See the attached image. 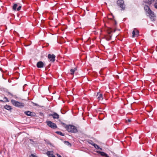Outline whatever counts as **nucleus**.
<instances>
[{"mask_svg": "<svg viewBox=\"0 0 157 157\" xmlns=\"http://www.w3.org/2000/svg\"><path fill=\"white\" fill-rule=\"evenodd\" d=\"M47 68H49V66H48V67H46V68H45L46 69H47Z\"/></svg>", "mask_w": 157, "mask_h": 157, "instance_id": "obj_41", "label": "nucleus"}, {"mask_svg": "<svg viewBox=\"0 0 157 157\" xmlns=\"http://www.w3.org/2000/svg\"><path fill=\"white\" fill-rule=\"evenodd\" d=\"M74 70H75V71H76L77 70V68L76 67H75L74 68Z\"/></svg>", "mask_w": 157, "mask_h": 157, "instance_id": "obj_37", "label": "nucleus"}, {"mask_svg": "<svg viewBox=\"0 0 157 157\" xmlns=\"http://www.w3.org/2000/svg\"><path fill=\"white\" fill-rule=\"evenodd\" d=\"M128 121L129 122H130L131 121V119H128Z\"/></svg>", "mask_w": 157, "mask_h": 157, "instance_id": "obj_35", "label": "nucleus"}, {"mask_svg": "<svg viewBox=\"0 0 157 157\" xmlns=\"http://www.w3.org/2000/svg\"><path fill=\"white\" fill-rule=\"evenodd\" d=\"M64 143L66 144L69 147L71 146V144L69 142L67 141H64Z\"/></svg>", "mask_w": 157, "mask_h": 157, "instance_id": "obj_19", "label": "nucleus"}, {"mask_svg": "<svg viewBox=\"0 0 157 157\" xmlns=\"http://www.w3.org/2000/svg\"><path fill=\"white\" fill-rule=\"evenodd\" d=\"M57 155L58 157H62L60 155H59V154L57 153L56 154Z\"/></svg>", "mask_w": 157, "mask_h": 157, "instance_id": "obj_33", "label": "nucleus"}, {"mask_svg": "<svg viewBox=\"0 0 157 157\" xmlns=\"http://www.w3.org/2000/svg\"><path fill=\"white\" fill-rule=\"evenodd\" d=\"M29 140L31 142L34 143V142L32 139H30Z\"/></svg>", "mask_w": 157, "mask_h": 157, "instance_id": "obj_34", "label": "nucleus"}, {"mask_svg": "<svg viewBox=\"0 0 157 157\" xmlns=\"http://www.w3.org/2000/svg\"><path fill=\"white\" fill-rule=\"evenodd\" d=\"M112 36V35H108L107 36H105V38L107 40L109 41L111 40Z\"/></svg>", "mask_w": 157, "mask_h": 157, "instance_id": "obj_15", "label": "nucleus"}, {"mask_svg": "<svg viewBox=\"0 0 157 157\" xmlns=\"http://www.w3.org/2000/svg\"><path fill=\"white\" fill-rule=\"evenodd\" d=\"M154 6L156 9H157V3L154 4Z\"/></svg>", "mask_w": 157, "mask_h": 157, "instance_id": "obj_30", "label": "nucleus"}, {"mask_svg": "<svg viewBox=\"0 0 157 157\" xmlns=\"http://www.w3.org/2000/svg\"><path fill=\"white\" fill-rule=\"evenodd\" d=\"M50 145H51V143H50Z\"/></svg>", "mask_w": 157, "mask_h": 157, "instance_id": "obj_44", "label": "nucleus"}, {"mask_svg": "<svg viewBox=\"0 0 157 157\" xmlns=\"http://www.w3.org/2000/svg\"><path fill=\"white\" fill-rule=\"evenodd\" d=\"M65 128L68 132H70L75 133L78 132L76 127L73 125H67L65 126Z\"/></svg>", "mask_w": 157, "mask_h": 157, "instance_id": "obj_2", "label": "nucleus"}, {"mask_svg": "<svg viewBox=\"0 0 157 157\" xmlns=\"http://www.w3.org/2000/svg\"><path fill=\"white\" fill-rule=\"evenodd\" d=\"M7 93L9 95H10L12 97H13L16 98H17L16 96V95H13L12 93H10L9 92H8Z\"/></svg>", "mask_w": 157, "mask_h": 157, "instance_id": "obj_21", "label": "nucleus"}, {"mask_svg": "<svg viewBox=\"0 0 157 157\" xmlns=\"http://www.w3.org/2000/svg\"><path fill=\"white\" fill-rule=\"evenodd\" d=\"M45 64L43 62L40 61L36 63V67L39 68H42L45 67Z\"/></svg>", "mask_w": 157, "mask_h": 157, "instance_id": "obj_7", "label": "nucleus"}, {"mask_svg": "<svg viewBox=\"0 0 157 157\" xmlns=\"http://www.w3.org/2000/svg\"><path fill=\"white\" fill-rule=\"evenodd\" d=\"M48 117L52 116L54 119H58L59 118V115L56 113H54L52 114H49Z\"/></svg>", "mask_w": 157, "mask_h": 157, "instance_id": "obj_9", "label": "nucleus"}, {"mask_svg": "<svg viewBox=\"0 0 157 157\" xmlns=\"http://www.w3.org/2000/svg\"><path fill=\"white\" fill-rule=\"evenodd\" d=\"M46 123L51 128L54 129L57 128V126L56 124L53 123L51 121H46Z\"/></svg>", "mask_w": 157, "mask_h": 157, "instance_id": "obj_5", "label": "nucleus"}, {"mask_svg": "<svg viewBox=\"0 0 157 157\" xmlns=\"http://www.w3.org/2000/svg\"><path fill=\"white\" fill-rule=\"evenodd\" d=\"M96 152L100 154V155H101L102 156H105V157L106 155H107V154L105 153L103 151H97Z\"/></svg>", "mask_w": 157, "mask_h": 157, "instance_id": "obj_12", "label": "nucleus"}, {"mask_svg": "<svg viewBox=\"0 0 157 157\" xmlns=\"http://www.w3.org/2000/svg\"><path fill=\"white\" fill-rule=\"evenodd\" d=\"M113 32V31L112 30V29L109 28V29H108L107 31V33L109 35H110V34Z\"/></svg>", "mask_w": 157, "mask_h": 157, "instance_id": "obj_18", "label": "nucleus"}, {"mask_svg": "<svg viewBox=\"0 0 157 157\" xmlns=\"http://www.w3.org/2000/svg\"><path fill=\"white\" fill-rule=\"evenodd\" d=\"M136 36H137L139 35V31L137 30H136Z\"/></svg>", "mask_w": 157, "mask_h": 157, "instance_id": "obj_28", "label": "nucleus"}, {"mask_svg": "<svg viewBox=\"0 0 157 157\" xmlns=\"http://www.w3.org/2000/svg\"><path fill=\"white\" fill-rule=\"evenodd\" d=\"M94 145V146L96 149H99V146L98 145H97L96 144H95Z\"/></svg>", "mask_w": 157, "mask_h": 157, "instance_id": "obj_24", "label": "nucleus"}, {"mask_svg": "<svg viewBox=\"0 0 157 157\" xmlns=\"http://www.w3.org/2000/svg\"><path fill=\"white\" fill-rule=\"evenodd\" d=\"M112 15L113 16V18L114 19V16L112 14Z\"/></svg>", "mask_w": 157, "mask_h": 157, "instance_id": "obj_39", "label": "nucleus"}, {"mask_svg": "<svg viewBox=\"0 0 157 157\" xmlns=\"http://www.w3.org/2000/svg\"><path fill=\"white\" fill-rule=\"evenodd\" d=\"M32 103L35 106H39L38 104L36 103H35L33 102H32Z\"/></svg>", "mask_w": 157, "mask_h": 157, "instance_id": "obj_27", "label": "nucleus"}, {"mask_svg": "<svg viewBox=\"0 0 157 157\" xmlns=\"http://www.w3.org/2000/svg\"><path fill=\"white\" fill-rule=\"evenodd\" d=\"M117 5L121 8V10H124L125 9V5L123 0H117Z\"/></svg>", "mask_w": 157, "mask_h": 157, "instance_id": "obj_4", "label": "nucleus"}, {"mask_svg": "<svg viewBox=\"0 0 157 157\" xmlns=\"http://www.w3.org/2000/svg\"><path fill=\"white\" fill-rule=\"evenodd\" d=\"M3 99H6V100L5 101H4L5 102H8L9 101V100L6 97H5L3 98Z\"/></svg>", "mask_w": 157, "mask_h": 157, "instance_id": "obj_25", "label": "nucleus"}, {"mask_svg": "<svg viewBox=\"0 0 157 157\" xmlns=\"http://www.w3.org/2000/svg\"><path fill=\"white\" fill-rule=\"evenodd\" d=\"M25 114L28 116H30L31 117L34 116L35 115V113L34 112H30L29 111H26L24 112Z\"/></svg>", "mask_w": 157, "mask_h": 157, "instance_id": "obj_8", "label": "nucleus"}, {"mask_svg": "<svg viewBox=\"0 0 157 157\" xmlns=\"http://www.w3.org/2000/svg\"><path fill=\"white\" fill-rule=\"evenodd\" d=\"M136 29H134V30L132 31V37H134V36H136Z\"/></svg>", "mask_w": 157, "mask_h": 157, "instance_id": "obj_20", "label": "nucleus"}, {"mask_svg": "<svg viewBox=\"0 0 157 157\" xmlns=\"http://www.w3.org/2000/svg\"><path fill=\"white\" fill-rule=\"evenodd\" d=\"M152 1L154 2L155 1V0H152Z\"/></svg>", "mask_w": 157, "mask_h": 157, "instance_id": "obj_43", "label": "nucleus"}, {"mask_svg": "<svg viewBox=\"0 0 157 157\" xmlns=\"http://www.w3.org/2000/svg\"><path fill=\"white\" fill-rule=\"evenodd\" d=\"M61 123L62 124V125H63V126H66V124L64 123H63L62 122H61Z\"/></svg>", "mask_w": 157, "mask_h": 157, "instance_id": "obj_32", "label": "nucleus"}, {"mask_svg": "<svg viewBox=\"0 0 157 157\" xmlns=\"http://www.w3.org/2000/svg\"><path fill=\"white\" fill-rule=\"evenodd\" d=\"M0 102H5L4 101H3V100H0Z\"/></svg>", "mask_w": 157, "mask_h": 157, "instance_id": "obj_36", "label": "nucleus"}, {"mask_svg": "<svg viewBox=\"0 0 157 157\" xmlns=\"http://www.w3.org/2000/svg\"><path fill=\"white\" fill-rule=\"evenodd\" d=\"M30 157H37L36 156L34 155V154H32L30 156Z\"/></svg>", "mask_w": 157, "mask_h": 157, "instance_id": "obj_29", "label": "nucleus"}, {"mask_svg": "<svg viewBox=\"0 0 157 157\" xmlns=\"http://www.w3.org/2000/svg\"><path fill=\"white\" fill-rule=\"evenodd\" d=\"M144 10L146 11L147 13L148 14L149 18L151 21H155V18L156 16L154 14V13L150 9L149 7L147 5H146L144 7Z\"/></svg>", "mask_w": 157, "mask_h": 157, "instance_id": "obj_1", "label": "nucleus"}, {"mask_svg": "<svg viewBox=\"0 0 157 157\" xmlns=\"http://www.w3.org/2000/svg\"><path fill=\"white\" fill-rule=\"evenodd\" d=\"M116 31V29H114V30H113V32H115Z\"/></svg>", "mask_w": 157, "mask_h": 157, "instance_id": "obj_42", "label": "nucleus"}, {"mask_svg": "<svg viewBox=\"0 0 157 157\" xmlns=\"http://www.w3.org/2000/svg\"><path fill=\"white\" fill-rule=\"evenodd\" d=\"M17 5L16 3H15L14 4L13 6V10L15 11L17 9Z\"/></svg>", "mask_w": 157, "mask_h": 157, "instance_id": "obj_16", "label": "nucleus"}, {"mask_svg": "<svg viewBox=\"0 0 157 157\" xmlns=\"http://www.w3.org/2000/svg\"><path fill=\"white\" fill-rule=\"evenodd\" d=\"M21 6H19L18 8H17V11H19L21 10Z\"/></svg>", "mask_w": 157, "mask_h": 157, "instance_id": "obj_26", "label": "nucleus"}, {"mask_svg": "<svg viewBox=\"0 0 157 157\" xmlns=\"http://www.w3.org/2000/svg\"><path fill=\"white\" fill-rule=\"evenodd\" d=\"M144 2V3H147L149 5H151L152 3L154 2L152 0H146Z\"/></svg>", "mask_w": 157, "mask_h": 157, "instance_id": "obj_14", "label": "nucleus"}, {"mask_svg": "<svg viewBox=\"0 0 157 157\" xmlns=\"http://www.w3.org/2000/svg\"><path fill=\"white\" fill-rule=\"evenodd\" d=\"M55 132L57 134H58L59 135L61 136H64L65 134L61 132L60 131H56Z\"/></svg>", "mask_w": 157, "mask_h": 157, "instance_id": "obj_17", "label": "nucleus"}, {"mask_svg": "<svg viewBox=\"0 0 157 157\" xmlns=\"http://www.w3.org/2000/svg\"><path fill=\"white\" fill-rule=\"evenodd\" d=\"M4 108L8 110H11L12 109L11 107L9 105H6L4 106Z\"/></svg>", "mask_w": 157, "mask_h": 157, "instance_id": "obj_13", "label": "nucleus"}, {"mask_svg": "<svg viewBox=\"0 0 157 157\" xmlns=\"http://www.w3.org/2000/svg\"><path fill=\"white\" fill-rule=\"evenodd\" d=\"M97 96H98V99L99 100H102L103 98V95L101 94H100L99 92H98L97 93Z\"/></svg>", "mask_w": 157, "mask_h": 157, "instance_id": "obj_10", "label": "nucleus"}, {"mask_svg": "<svg viewBox=\"0 0 157 157\" xmlns=\"http://www.w3.org/2000/svg\"><path fill=\"white\" fill-rule=\"evenodd\" d=\"M48 58L49 59L50 62H54L55 60L56 56L53 54L52 55L49 54L48 55Z\"/></svg>", "mask_w": 157, "mask_h": 157, "instance_id": "obj_6", "label": "nucleus"}, {"mask_svg": "<svg viewBox=\"0 0 157 157\" xmlns=\"http://www.w3.org/2000/svg\"><path fill=\"white\" fill-rule=\"evenodd\" d=\"M53 151H48L46 154L47 155L48 157H55V156L52 154H51V153H52Z\"/></svg>", "mask_w": 157, "mask_h": 157, "instance_id": "obj_11", "label": "nucleus"}, {"mask_svg": "<svg viewBox=\"0 0 157 157\" xmlns=\"http://www.w3.org/2000/svg\"><path fill=\"white\" fill-rule=\"evenodd\" d=\"M100 150H102V149L101 148H100L99 147V149H98Z\"/></svg>", "mask_w": 157, "mask_h": 157, "instance_id": "obj_38", "label": "nucleus"}, {"mask_svg": "<svg viewBox=\"0 0 157 157\" xmlns=\"http://www.w3.org/2000/svg\"><path fill=\"white\" fill-rule=\"evenodd\" d=\"M113 20L114 21V25H116L117 24V22L116 20L114 19Z\"/></svg>", "mask_w": 157, "mask_h": 157, "instance_id": "obj_31", "label": "nucleus"}, {"mask_svg": "<svg viewBox=\"0 0 157 157\" xmlns=\"http://www.w3.org/2000/svg\"><path fill=\"white\" fill-rule=\"evenodd\" d=\"M88 143L92 145L93 146L94 145V144H95L93 142V141H92V140H90L89 141H88Z\"/></svg>", "mask_w": 157, "mask_h": 157, "instance_id": "obj_22", "label": "nucleus"}, {"mask_svg": "<svg viewBox=\"0 0 157 157\" xmlns=\"http://www.w3.org/2000/svg\"><path fill=\"white\" fill-rule=\"evenodd\" d=\"M75 70L73 69H71L70 70L71 74V75H73L75 72Z\"/></svg>", "mask_w": 157, "mask_h": 157, "instance_id": "obj_23", "label": "nucleus"}, {"mask_svg": "<svg viewBox=\"0 0 157 157\" xmlns=\"http://www.w3.org/2000/svg\"><path fill=\"white\" fill-rule=\"evenodd\" d=\"M105 157H109L108 155L107 154L105 156Z\"/></svg>", "mask_w": 157, "mask_h": 157, "instance_id": "obj_40", "label": "nucleus"}, {"mask_svg": "<svg viewBox=\"0 0 157 157\" xmlns=\"http://www.w3.org/2000/svg\"><path fill=\"white\" fill-rule=\"evenodd\" d=\"M12 104L14 106L18 108H23L25 106V104L16 101L13 99H12L11 101Z\"/></svg>", "mask_w": 157, "mask_h": 157, "instance_id": "obj_3", "label": "nucleus"}]
</instances>
